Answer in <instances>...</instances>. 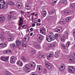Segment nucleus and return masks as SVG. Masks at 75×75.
Returning a JSON list of instances; mask_svg holds the SVG:
<instances>
[{"label":"nucleus","instance_id":"obj_1","mask_svg":"<svg viewBox=\"0 0 75 75\" xmlns=\"http://www.w3.org/2000/svg\"><path fill=\"white\" fill-rule=\"evenodd\" d=\"M32 62L33 64H30V65H29L28 64H26L23 67V69L25 71L27 72H30V69H35V63L33 62Z\"/></svg>","mask_w":75,"mask_h":75},{"label":"nucleus","instance_id":"obj_2","mask_svg":"<svg viewBox=\"0 0 75 75\" xmlns=\"http://www.w3.org/2000/svg\"><path fill=\"white\" fill-rule=\"evenodd\" d=\"M8 7V4L6 2H4L3 0H0V9H4Z\"/></svg>","mask_w":75,"mask_h":75},{"label":"nucleus","instance_id":"obj_3","mask_svg":"<svg viewBox=\"0 0 75 75\" xmlns=\"http://www.w3.org/2000/svg\"><path fill=\"white\" fill-rule=\"evenodd\" d=\"M16 44L17 47L21 46V45L23 47H27V45L25 44H24V41L20 40H17L16 41Z\"/></svg>","mask_w":75,"mask_h":75},{"label":"nucleus","instance_id":"obj_4","mask_svg":"<svg viewBox=\"0 0 75 75\" xmlns=\"http://www.w3.org/2000/svg\"><path fill=\"white\" fill-rule=\"evenodd\" d=\"M67 59H69V62L70 64H74L75 63V60L74 57L71 55H69L67 57Z\"/></svg>","mask_w":75,"mask_h":75},{"label":"nucleus","instance_id":"obj_5","mask_svg":"<svg viewBox=\"0 0 75 75\" xmlns=\"http://www.w3.org/2000/svg\"><path fill=\"white\" fill-rule=\"evenodd\" d=\"M44 36L42 35L39 34L37 35V39L39 42H42V40H44Z\"/></svg>","mask_w":75,"mask_h":75},{"label":"nucleus","instance_id":"obj_6","mask_svg":"<svg viewBox=\"0 0 75 75\" xmlns=\"http://www.w3.org/2000/svg\"><path fill=\"white\" fill-rule=\"evenodd\" d=\"M17 59V58L14 56L11 57L10 61L11 64H15L16 60Z\"/></svg>","mask_w":75,"mask_h":75},{"label":"nucleus","instance_id":"obj_7","mask_svg":"<svg viewBox=\"0 0 75 75\" xmlns=\"http://www.w3.org/2000/svg\"><path fill=\"white\" fill-rule=\"evenodd\" d=\"M66 66L64 64H60V66L59 67V69L60 71H64L65 69Z\"/></svg>","mask_w":75,"mask_h":75},{"label":"nucleus","instance_id":"obj_8","mask_svg":"<svg viewBox=\"0 0 75 75\" xmlns=\"http://www.w3.org/2000/svg\"><path fill=\"white\" fill-rule=\"evenodd\" d=\"M40 32L41 34H43V35H45L46 34L45 33H46V30L45 28L44 27H42L40 29Z\"/></svg>","mask_w":75,"mask_h":75},{"label":"nucleus","instance_id":"obj_9","mask_svg":"<svg viewBox=\"0 0 75 75\" xmlns=\"http://www.w3.org/2000/svg\"><path fill=\"white\" fill-rule=\"evenodd\" d=\"M68 70L69 72L71 74L74 72V71H75L74 68L73 67L71 66L68 68Z\"/></svg>","mask_w":75,"mask_h":75},{"label":"nucleus","instance_id":"obj_10","mask_svg":"<svg viewBox=\"0 0 75 75\" xmlns=\"http://www.w3.org/2000/svg\"><path fill=\"white\" fill-rule=\"evenodd\" d=\"M9 13V15H8L7 17V19L8 20H9V21L10 20L11 17H12V15L14 14V13H13V11Z\"/></svg>","mask_w":75,"mask_h":75},{"label":"nucleus","instance_id":"obj_11","mask_svg":"<svg viewBox=\"0 0 75 75\" xmlns=\"http://www.w3.org/2000/svg\"><path fill=\"white\" fill-rule=\"evenodd\" d=\"M16 6L19 9H21L23 7V6L21 4V2H17L16 4Z\"/></svg>","mask_w":75,"mask_h":75},{"label":"nucleus","instance_id":"obj_12","mask_svg":"<svg viewBox=\"0 0 75 75\" xmlns=\"http://www.w3.org/2000/svg\"><path fill=\"white\" fill-rule=\"evenodd\" d=\"M8 59H9V57H5L4 56H2L1 57V60L2 61H8Z\"/></svg>","mask_w":75,"mask_h":75},{"label":"nucleus","instance_id":"obj_13","mask_svg":"<svg viewBox=\"0 0 75 75\" xmlns=\"http://www.w3.org/2000/svg\"><path fill=\"white\" fill-rule=\"evenodd\" d=\"M0 19L1 20L0 23H2L5 21V18L3 16H0Z\"/></svg>","mask_w":75,"mask_h":75},{"label":"nucleus","instance_id":"obj_14","mask_svg":"<svg viewBox=\"0 0 75 75\" xmlns=\"http://www.w3.org/2000/svg\"><path fill=\"white\" fill-rule=\"evenodd\" d=\"M38 72L41 73L42 70V67L41 65H38Z\"/></svg>","mask_w":75,"mask_h":75},{"label":"nucleus","instance_id":"obj_15","mask_svg":"<svg viewBox=\"0 0 75 75\" xmlns=\"http://www.w3.org/2000/svg\"><path fill=\"white\" fill-rule=\"evenodd\" d=\"M24 39L25 40V41L26 42H28L29 41V40L30 38H29V35H26L24 37Z\"/></svg>","mask_w":75,"mask_h":75},{"label":"nucleus","instance_id":"obj_16","mask_svg":"<svg viewBox=\"0 0 75 75\" xmlns=\"http://www.w3.org/2000/svg\"><path fill=\"white\" fill-rule=\"evenodd\" d=\"M7 46V44L6 43H3L0 44V49H1L2 48H4Z\"/></svg>","mask_w":75,"mask_h":75},{"label":"nucleus","instance_id":"obj_17","mask_svg":"<svg viewBox=\"0 0 75 75\" xmlns=\"http://www.w3.org/2000/svg\"><path fill=\"white\" fill-rule=\"evenodd\" d=\"M38 45V42L35 41H33L32 43V45L33 47H35L37 46Z\"/></svg>","mask_w":75,"mask_h":75},{"label":"nucleus","instance_id":"obj_18","mask_svg":"<svg viewBox=\"0 0 75 75\" xmlns=\"http://www.w3.org/2000/svg\"><path fill=\"white\" fill-rule=\"evenodd\" d=\"M69 34V31H66L64 33V35L63 37L65 38L68 36V34Z\"/></svg>","mask_w":75,"mask_h":75},{"label":"nucleus","instance_id":"obj_19","mask_svg":"<svg viewBox=\"0 0 75 75\" xmlns=\"http://www.w3.org/2000/svg\"><path fill=\"white\" fill-rule=\"evenodd\" d=\"M55 31L57 33H60L62 31V28H61L60 29L56 28L55 29Z\"/></svg>","mask_w":75,"mask_h":75},{"label":"nucleus","instance_id":"obj_20","mask_svg":"<svg viewBox=\"0 0 75 75\" xmlns=\"http://www.w3.org/2000/svg\"><path fill=\"white\" fill-rule=\"evenodd\" d=\"M17 64L20 67H22V66H23V62L21 61H18L17 62Z\"/></svg>","mask_w":75,"mask_h":75},{"label":"nucleus","instance_id":"obj_21","mask_svg":"<svg viewBox=\"0 0 75 75\" xmlns=\"http://www.w3.org/2000/svg\"><path fill=\"white\" fill-rule=\"evenodd\" d=\"M38 56L40 59L42 58V57H43V58H45V55H41L40 52L38 53Z\"/></svg>","mask_w":75,"mask_h":75},{"label":"nucleus","instance_id":"obj_22","mask_svg":"<svg viewBox=\"0 0 75 75\" xmlns=\"http://www.w3.org/2000/svg\"><path fill=\"white\" fill-rule=\"evenodd\" d=\"M60 44L61 47L63 48V49H67V47H66L65 45V44H64L62 42H61V43H60Z\"/></svg>","mask_w":75,"mask_h":75},{"label":"nucleus","instance_id":"obj_23","mask_svg":"<svg viewBox=\"0 0 75 75\" xmlns=\"http://www.w3.org/2000/svg\"><path fill=\"white\" fill-rule=\"evenodd\" d=\"M53 57V54L52 53H48L47 54V58L48 59H50L51 57Z\"/></svg>","mask_w":75,"mask_h":75},{"label":"nucleus","instance_id":"obj_24","mask_svg":"<svg viewBox=\"0 0 75 75\" xmlns=\"http://www.w3.org/2000/svg\"><path fill=\"white\" fill-rule=\"evenodd\" d=\"M46 40L48 42H51L52 41L51 38L50 36H47L46 37Z\"/></svg>","mask_w":75,"mask_h":75},{"label":"nucleus","instance_id":"obj_25","mask_svg":"<svg viewBox=\"0 0 75 75\" xmlns=\"http://www.w3.org/2000/svg\"><path fill=\"white\" fill-rule=\"evenodd\" d=\"M59 53V52L58 51L56 52L55 53L54 55V56L56 58H58V54Z\"/></svg>","mask_w":75,"mask_h":75},{"label":"nucleus","instance_id":"obj_26","mask_svg":"<svg viewBox=\"0 0 75 75\" xmlns=\"http://www.w3.org/2000/svg\"><path fill=\"white\" fill-rule=\"evenodd\" d=\"M42 14L44 17H45L46 15H47L46 11H42Z\"/></svg>","mask_w":75,"mask_h":75},{"label":"nucleus","instance_id":"obj_27","mask_svg":"<svg viewBox=\"0 0 75 75\" xmlns=\"http://www.w3.org/2000/svg\"><path fill=\"white\" fill-rule=\"evenodd\" d=\"M60 3H62V4H66L67 3V0H61L60 1Z\"/></svg>","mask_w":75,"mask_h":75},{"label":"nucleus","instance_id":"obj_28","mask_svg":"<svg viewBox=\"0 0 75 75\" xmlns=\"http://www.w3.org/2000/svg\"><path fill=\"white\" fill-rule=\"evenodd\" d=\"M71 12L70 10H67L65 11L64 14L65 15H67V14H69Z\"/></svg>","mask_w":75,"mask_h":75},{"label":"nucleus","instance_id":"obj_29","mask_svg":"<svg viewBox=\"0 0 75 75\" xmlns=\"http://www.w3.org/2000/svg\"><path fill=\"white\" fill-rule=\"evenodd\" d=\"M5 74L6 75H13V74H11V73H10L9 71H5Z\"/></svg>","mask_w":75,"mask_h":75},{"label":"nucleus","instance_id":"obj_30","mask_svg":"<svg viewBox=\"0 0 75 75\" xmlns=\"http://www.w3.org/2000/svg\"><path fill=\"white\" fill-rule=\"evenodd\" d=\"M46 67H47V69H50L52 68V66L51 65V64H49L46 65Z\"/></svg>","mask_w":75,"mask_h":75},{"label":"nucleus","instance_id":"obj_31","mask_svg":"<svg viewBox=\"0 0 75 75\" xmlns=\"http://www.w3.org/2000/svg\"><path fill=\"white\" fill-rule=\"evenodd\" d=\"M60 23L61 25H64V24H65V22L64 20H62L60 21Z\"/></svg>","mask_w":75,"mask_h":75},{"label":"nucleus","instance_id":"obj_32","mask_svg":"<svg viewBox=\"0 0 75 75\" xmlns=\"http://www.w3.org/2000/svg\"><path fill=\"white\" fill-rule=\"evenodd\" d=\"M13 40V37L11 36H9L8 38V41H11Z\"/></svg>","mask_w":75,"mask_h":75},{"label":"nucleus","instance_id":"obj_33","mask_svg":"<svg viewBox=\"0 0 75 75\" xmlns=\"http://www.w3.org/2000/svg\"><path fill=\"white\" fill-rule=\"evenodd\" d=\"M55 37H56V40H58V38L60 36V35L59 34L56 33L55 34Z\"/></svg>","mask_w":75,"mask_h":75},{"label":"nucleus","instance_id":"obj_34","mask_svg":"<svg viewBox=\"0 0 75 75\" xmlns=\"http://www.w3.org/2000/svg\"><path fill=\"white\" fill-rule=\"evenodd\" d=\"M51 39H52V40H55V39H56V37H55V35H53L51 37Z\"/></svg>","mask_w":75,"mask_h":75},{"label":"nucleus","instance_id":"obj_35","mask_svg":"<svg viewBox=\"0 0 75 75\" xmlns=\"http://www.w3.org/2000/svg\"><path fill=\"white\" fill-rule=\"evenodd\" d=\"M12 47L13 48L16 49V48H17V44H16H16H15V43H12Z\"/></svg>","mask_w":75,"mask_h":75},{"label":"nucleus","instance_id":"obj_36","mask_svg":"<svg viewBox=\"0 0 75 75\" xmlns=\"http://www.w3.org/2000/svg\"><path fill=\"white\" fill-rule=\"evenodd\" d=\"M0 37L1 41H4V36L2 35H0Z\"/></svg>","mask_w":75,"mask_h":75},{"label":"nucleus","instance_id":"obj_37","mask_svg":"<svg viewBox=\"0 0 75 75\" xmlns=\"http://www.w3.org/2000/svg\"><path fill=\"white\" fill-rule=\"evenodd\" d=\"M65 40H66V39L65 38H64V37H62L61 38V41L62 42H65Z\"/></svg>","mask_w":75,"mask_h":75},{"label":"nucleus","instance_id":"obj_38","mask_svg":"<svg viewBox=\"0 0 75 75\" xmlns=\"http://www.w3.org/2000/svg\"><path fill=\"white\" fill-rule=\"evenodd\" d=\"M71 17L70 16H69L68 17H67L66 18V21L67 22H68L71 19Z\"/></svg>","mask_w":75,"mask_h":75},{"label":"nucleus","instance_id":"obj_39","mask_svg":"<svg viewBox=\"0 0 75 75\" xmlns=\"http://www.w3.org/2000/svg\"><path fill=\"white\" fill-rule=\"evenodd\" d=\"M51 18H52V16H48L46 18V19H47V20H51Z\"/></svg>","mask_w":75,"mask_h":75},{"label":"nucleus","instance_id":"obj_40","mask_svg":"<svg viewBox=\"0 0 75 75\" xmlns=\"http://www.w3.org/2000/svg\"><path fill=\"white\" fill-rule=\"evenodd\" d=\"M8 4H9V5H11L12 6H13L14 5V3L13 2L11 1H10L9 2L7 3Z\"/></svg>","mask_w":75,"mask_h":75},{"label":"nucleus","instance_id":"obj_41","mask_svg":"<svg viewBox=\"0 0 75 75\" xmlns=\"http://www.w3.org/2000/svg\"><path fill=\"white\" fill-rule=\"evenodd\" d=\"M37 52V51L36 50H34V49H32V50L31 52L32 54H35Z\"/></svg>","mask_w":75,"mask_h":75},{"label":"nucleus","instance_id":"obj_42","mask_svg":"<svg viewBox=\"0 0 75 75\" xmlns=\"http://www.w3.org/2000/svg\"><path fill=\"white\" fill-rule=\"evenodd\" d=\"M54 13L55 11L54 10L50 11L49 12V14H54Z\"/></svg>","mask_w":75,"mask_h":75},{"label":"nucleus","instance_id":"obj_43","mask_svg":"<svg viewBox=\"0 0 75 75\" xmlns=\"http://www.w3.org/2000/svg\"><path fill=\"white\" fill-rule=\"evenodd\" d=\"M54 35V33L52 32H50L49 33V35L50 37H51Z\"/></svg>","mask_w":75,"mask_h":75},{"label":"nucleus","instance_id":"obj_44","mask_svg":"<svg viewBox=\"0 0 75 75\" xmlns=\"http://www.w3.org/2000/svg\"><path fill=\"white\" fill-rule=\"evenodd\" d=\"M43 73L45 74L47 73V70L46 69H44L43 71Z\"/></svg>","mask_w":75,"mask_h":75},{"label":"nucleus","instance_id":"obj_45","mask_svg":"<svg viewBox=\"0 0 75 75\" xmlns=\"http://www.w3.org/2000/svg\"><path fill=\"white\" fill-rule=\"evenodd\" d=\"M45 67H46L47 65H49L50 64V63H49V62H45Z\"/></svg>","mask_w":75,"mask_h":75},{"label":"nucleus","instance_id":"obj_46","mask_svg":"<svg viewBox=\"0 0 75 75\" xmlns=\"http://www.w3.org/2000/svg\"><path fill=\"white\" fill-rule=\"evenodd\" d=\"M19 18L20 20L19 21H20V22H23V18L20 17Z\"/></svg>","mask_w":75,"mask_h":75},{"label":"nucleus","instance_id":"obj_47","mask_svg":"<svg viewBox=\"0 0 75 75\" xmlns=\"http://www.w3.org/2000/svg\"><path fill=\"white\" fill-rule=\"evenodd\" d=\"M26 9L28 10H30L31 9V7L30 6H27L25 7Z\"/></svg>","mask_w":75,"mask_h":75},{"label":"nucleus","instance_id":"obj_48","mask_svg":"<svg viewBox=\"0 0 75 75\" xmlns=\"http://www.w3.org/2000/svg\"><path fill=\"white\" fill-rule=\"evenodd\" d=\"M69 45H70V42L69 41L67 42L66 44L67 47H69Z\"/></svg>","mask_w":75,"mask_h":75},{"label":"nucleus","instance_id":"obj_49","mask_svg":"<svg viewBox=\"0 0 75 75\" xmlns=\"http://www.w3.org/2000/svg\"><path fill=\"white\" fill-rule=\"evenodd\" d=\"M8 50H6L4 52V54H7V53H8Z\"/></svg>","mask_w":75,"mask_h":75},{"label":"nucleus","instance_id":"obj_50","mask_svg":"<svg viewBox=\"0 0 75 75\" xmlns=\"http://www.w3.org/2000/svg\"><path fill=\"white\" fill-rule=\"evenodd\" d=\"M23 22H19V26H20V28H21V26H22V24H23Z\"/></svg>","mask_w":75,"mask_h":75},{"label":"nucleus","instance_id":"obj_51","mask_svg":"<svg viewBox=\"0 0 75 75\" xmlns=\"http://www.w3.org/2000/svg\"><path fill=\"white\" fill-rule=\"evenodd\" d=\"M55 46V44L54 43H52V47H54Z\"/></svg>","mask_w":75,"mask_h":75},{"label":"nucleus","instance_id":"obj_52","mask_svg":"<svg viewBox=\"0 0 75 75\" xmlns=\"http://www.w3.org/2000/svg\"><path fill=\"white\" fill-rule=\"evenodd\" d=\"M12 18L13 20H15L16 19V17L15 16H13V15H12Z\"/></svg>","mask_w":75,"mask_h":75},{"label":"nucleus","instance_id":"obj_53","mask_svg":"<svg viewBox=\"0 0 75 75\" xmlns=\"http://www.w3.org/2000/svg\"><path fill=\"white\" fill-rule=\"evenodd\" d=\"M41 24V23H36V25H37V26H39Z\"/></svg>","mask_w":75,"mask_h":75},{"label":"nucleus","instance_id":"obj_54","mask_svg":"<svg viewBox=\"0 0 75 75\" xmlns=\"http://www.w3.org/2000/svg\"><path fill=\"white\" fill-rule=\"evenodd\" d=\"M8 52H10L11 54L12 53V51L11 50H10V49L8 50Z\"/></svg>","mask_w":75,"mask_h":75},{"label":"nucleus","instance_id":"obj_55","mask_svg":"<svg viewBox=\"0 0 75 75\" xmlns=\"http://www.w3.org/2000/svg\"><path fill=\"white\" fill-rule=\"evenodd\" d=\"M29 5V4L27 3H26L25 4V6H26V7H28V6Z\"/></svg>","mask_w":75,"mask_h":75},{"label":"nucleus","instance_id":"obj_56","mask_svg":"<svg viewBox=\"0 0 75 75\" xmlns=\"http://www.w3.org/2000/svg\"><path fill=\"white\" fill-rule=\"evenodd\" d=\"M53 1L54 3H55L57 1V0H53Z\"/></svg>","mask_w":75,"mask_h":75},{"label":"nucleus","instance_id":"obj_57","mask_svg":"<svg viewBox=\"0 0 75 75\" xmlns=\"http://www.w3.org/2000/svg\"><path fill=\"white\" fill-rule=\"evenodd\" d=\"M48 46L49 47H52V44H48Z\"/></svg>","mask_w":75,"mask_h":75},{"label":"nucleus","instance_id":"obj_58","mask_svg":"<svg viewBox=\"0 0 75 75\" xmlns=\"http://www.w3.org/2000/svg\"><path fill=\"white\" fill-rule=\"evenodd\" d=\"M75 5H74L73 4V5L71 6V8H73V7H75Z\"/></svg>","mask_w":75,"mask_h":75},{"label":"nucleus","instance_id":"obj_59","mask_svg":"<svg viewBox=\"0 0 75 75\" xmlns=\"http://www.w3.org/2000/svg\"><path fill=\"white\" fill-rule=\"evenodd\" d=\"M38 23H40V22H41V19H38Z\"/></svg>","mask_w":75,"mask_h":75},{"label":"nucleus","instance_id":"obj_60","mask_svg":"<svg viewBox=\"0 0 75 75\" xmlns=\"http://www.w3.org/2000/svg\"><path fill=\"white\" fill-rule=\"evenodd\" d=\"M21 13L22 14H24V12L23 11H21Z\"/></svg>","mask_w":75,"mask_h":75},{"label":"nucleus","instance_id":"obj_61","mask_svg":"<svg viewBox=\"0 0 75 75\" xmlns=\"http://www.w3.org/2000/svg\"><path fill=\"white\" fill-rule=\"evenodd\" d=\"M34 20V17L33 16H32V18H31L32 21H33V20Z\"/></svg>","mask_w":75,"mask_h":75},{"label":"nucleus","instance_id":"obj_62","mask_svg":"<svg viewBox=\"0 0 75 75\" xmlns=\"http://www.w3.org/2000/svg\"><path fill=\"white\" fill-rule=\"evenodd\" d=\"M32 27H35V24L34 23H33L32 25Z\"/></svg>","mask_w":75,"mask_h":75},{"label":"nucleus","instance_id":"obj_63","mask_svg":"<svg viewBox=\"0 0 75 75\" xmlns=\"http://www.w3.org/2000/svg\"><path fill=\"white\" fill-rule=\"evenodd\" d=\"M31 15L32 16H33V15H35V13H31Z\"/></svg>","mask_w":75,"mask_h":75},{"label":"nucleus","instance_id":"obj_64","mask_svg":"<svg viewBox=\"0 0 75 75\" xmlns=\"http://www.w3.org/2000/svg\"><path fill=\"white\" fill-rule=\"evenodd\" d=\"M30 31H33V28H31L30 29Z\"/></svg>","mask_w":75,"mask_h":75}]
</instances>
